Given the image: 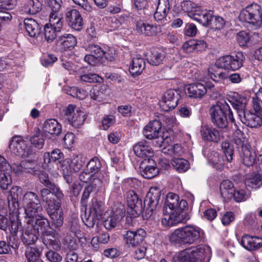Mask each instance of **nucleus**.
Instances as JSON below:
<instances>
[{"label": "nucleus", "mask_w": 262, "mask_h": 262, "mask_svg": "<svg viewBox=\"0 0 262 262\" xmlns=\"http://www.w3.org/2000/svg\"><path fill=\"white\" fill-rule=\"evenodd\" d=\"M140 168L142 176L146 179H152L159 173V169L155 165H148L144 167L141 166Z\"/></svg>", "instance_id": "nucleus-50"}, {"label": "nucleus", "mask_w": 262, "mask_h": 262, "mask_svg": "<svg viewBox=\"0 0 262 262\" xmlns=\"http://www.w3.org/2000/svg\"><path fill=\"white\" fill-rule=\"evenodd\" d=\"M27 164V163L23 165V162L20 164L14 163L10 165V170H12L15 174L20 175L25 172V171H31V169L33 167H26Z\"/></svg>", "instance_id": "nucleus-60"}, {"label": "nucleus", "mask_w": 262, "mask_h": 262, "mask_svg": "<svg viewBox=\"0 0 262 262\" xmlns=\"http://www.w3.org/2000/svg\"><path fill=\"white\" fill-rule=\"evenodd\" d=\"M145 68V61L144 58L140 56H137L133 58L129 71L133 76L136 77L142 73Z\"/></svg>", "instance_id": "nucleus-34"}, {"label": "nucleus", "mask_w": 262, "mask_h": 262, "mask_svg": "<svg viewBox=\"0 0 262 262\" xmlns=\"http://www.w3.org/2000/svg\"><path fill=\"white\" fill-rule=\"evenodd\" d=\"M48 24L56 29L61 31L63 25L62 14L61 13H50L49 23Z\"/></svg>", "instance_id": "nucleus-47"}, {"label": "nucleus", "mask_w": 262, "mask_h": 262, "mask_svg": "<svg viewBox=\"0 0 262 262\" xmlns=\"http://www.w3.org/2000/svg\"><path fill=\"white\" fill-rule=\"evenodd\" d=\"M232 199L236 202L241 203L247 200L251 196V192L247 188H234Z\"/></svg>", "instance_id": "nucleus-43"}, {"label": "nucleus", "mask_w": 262, "mask_h": 262, "mask_svg": "<svg viewBox=\"0 0 262 262\" xmlns=\"http://www.w3.org/2000/svg\"><path fill=\"white\" fill-rule=\"evenodd\" d=\"M26 222L27 225L20 230L21 238L25 244L29 245L34 244L38 239V234H40L38 228H40V226L36 224V220H34L31 223H28L27 221Z\"/></svg>", "instance_id": "nucleus-12"}, {"label": "nucleus", "mask_w": 262, "mask_h": 262, "mask_svg": "<svg viewBox=\"0 0 262 262\" xmlns=\"http://www.w3.org/2000/svg\"><path fill=\"white\" fill-rule=\"evenodd\" d=\"M229 101L233 107L237 111L238 115L239 114L243 115L245 113V110L247 103V100L246 97L240 96L237 93H234Z\"/></svg>", "instance_id": "nucleus-33"}, {"label": "nucleus", "mask_w": 262, "mask_h": 262, "mask_svg": "<svg viewBox=\"0 0 262 262\" xmlns=\"http://www.w3.org/2000/svg\"><path fill=\"white\" fill-rule=\"evenodd\" d=\"M179 98L180 95L178 91L174 89L167 90L159 102L161 109L164 112L173 109L178 105Z\"/></svg>", "instance_id": "nucleus-15"}, {"label": "nucleus", "mask_w": 262, "mask_h": 262, "mask_svg": "<svg viewBox=\"0 0 262 262\" xmlns=\"http://www.w3.org/2000/svg\"><path fill=\"white\" fill-rule=\"evenodd\" d=\"M43 130L52 135H59L61 131V127L58 122L54 119L46 120L43 126Z\"/></svg>", "instance_id": "nucleus-42"}, {"label": "nucleus", "mask_w": 262, "mask_h": 262, "mask_svg": "<svg viewBox=\"0 0 262 262\" xmlns=\"http://www.w3.org/2000/svg\"><path fill=\"white\" fill-rule=\"evenodd\" d=\"M22 194V188L19 186L12 187L9 191L7 196L10 211H16L19 210L18 197Z\"/></svg>", "instance_id": "nucleus-25"}, {"label": "nucleus", "mask_w": 262, "mask_h": 262, "mask_svg": "<svg viewBox=\"0 0 262 262\" xmlns=\"http://www.w3.org/2000/svg\"><path fill=\"white\" fill-rule=\"evenodd\" d=\"M9 148L13 154L23 158L27 157L31 152L26 141L19 136L15 137L12 139Z\"/></svg>", "instance_id": "nucleus-17"}, {"label": "nucleus", "mask_w": 262, "mask_h": 262, "mask_svg": "<svg viewBox=\"0 0 262 262\" xmlns=\"http://www.w3.org/2000/svg\"><path fill=\"white\" fill-rule=\"evenodd\" d=\"M241 244L247 250H255L262 246V238L258 236L245 234L242 236Z\"/></svg>", "instance_id": "nucleus-26"}, {"label": "nucleus", "mask_w": 262, "mask_h": 262, "mask_svg": "<svg viewBox=\"0 0 262 262\" xmlns=\"http://www.w3.org/2000/svg\"><path fill=\"white\" fill-rule=\"evenodd\" d=\"M244 60L245 56L243 53L238 52L220 57L217 59L215 64L219 68L235 71L243 67Z\"/></svg>", "instance_id": "nucleus-10"}, {"label": "nucleus", "mask_w": 262, "mask_h": 262, "mask_svg": "<svg viewBox=\"0 0 262 262\" xmlns=\"http://www.w3.org/2000/svg\"><path fill=\"white\" fill-rule=\"evenodd\" d=\"M24 25L27 32L30 37H34L39 34V26L35 20L32 18L25 19Z\"/></svg>", "instance_id": "nucleus-40"}, {"label": "nucleus", "mask_w": 262, "mask_h": 262, "mask_svg": "<svg viewBox=\"0 0 262 262\" xmlns=\"http://www.w3.org/2000/svg\"><path fill=\"white\" fill-rule=\"evenodd\" d=\"M171 164L179 172H185L189 168L188 162L183 158H173L172 160Z\"/></svg>", "instance_id": "nucleus-53"}, {"label": "nucleus", "mask_w": 262, "mask_h": 262, "mask_svg": "<svg viewBox=\"0 0 262 262\" xmlns=\"http://www.w3.org/2000/svg\"><path fill=\"white\" fill-rule=\"evenodd\" d=\"M161 144L159 147H162L161 151L165 155L170 156H181L184 150L179 144H173L172 140L168 136H164L161 139Z\"/></svg>", "instance_id": "nucleus-18"}, {"label": "nucleus", "mask_w": 262, "mask_h": 262, "mask_svg": "<svg viewBox=\"0 0 262 262\" xmlns=\"http://www.w3.org/2000/svg\"><path fill=\"white\" fill-rule=\"evenodd\" d=\"M244 183L247 189H257L262 185V179L260 175L258 173H249L245 176Z\"/></svg>", "instance_id": "nucleus-36"}, {"label": "nucleus", "mask_w": 262, "mask_h": 262, "mask_svg": "<svg viewBox=\"0 0 262 262\" xmlns=\"http://www.w3.org/2000/svg\"><path fill=\"white\" fill-rule=\"evenodd\" d=\"M162 125L160 121L155 119L150 121L143 128V134L146 139H158V144H161V139L164 136H168L167 133H162Z\"/></svg>", "instance_id": "nucleus-13"}, {"label": "nucleus", "mask_w": 262, "mask_h": 262, "mask_svg": "<svg viewBox=\"0 0 262 262\" xmlns=\"http://www.w3.org/2000/svg\"><path fill=\"white\" fill-rule=\"evenodd\" d=\"M239 118L244 124L250 127H257L262 124L261 117L255 113L239 114Z\"/></svg>", "instance_id": "nucleus-30"}, {"label": "nucleus", "mask_w": 262, "mask_h": 262, "mask_svg": "<svg viewBox=\"0 0 262 262\" xmlns=\"http://www.w3.org/2000/svg\"><path fill=\"white\" fill-rule=\"evenodd\" d=\"M165 56L164 54L155 49L151 50L146 54L147 62L152 66H158L163 61Z\"/></svg>", "instance_id": "nucleus-38"}, {"label": "nucleus", "mask_w": 262, "mask_h": 262, "mask_svg": "<svg viewBox=\"0 0 262 262\" xmlns=\"http://www.w3.org/2000/svg\"><path fill=\"white\" fill-rule=\"evenodd\" d=\"M10 221L11 224L9 227V229L11 234L15 235L18 230H22V226L20 220L19 218L18 211H10Z\"/></svg>", "instance_id": "nucleus-41"}, {"label": "nucleus", "mask_w": 262, "mask_h": 262, "mask_svg": "<svg viewBox=\"0 0 262 262\" xmlns=\"http://www.w3.org/2000/svg\"><path fill=\"white\" fill-rule=\"evenodd\" d=\"M116 122L115 116L113 115H104L101 120L102 126L103 129L107 130Z\"/></svg>", "instance_id": "nucleus-62"}, {"label": "nucleus", "mask_w": 262, "mask_h": 262, "mask_svg": "<svg viewBox=\"0 0 262 262\" xmlns=\"http://www.w3.org/2000/svg\"><path fill=\"white\" fill-rule=\"evenodd\" d=\"M31 143L37 148L41 149L45 144V137L39 130L36 131L35 134L30 138Z\"/></svg>", "instance_id": "nucleus-54"}, {"label": "nucleus", "mask_w": 262, "mask_h": 262, "mask_svg": "<svg viewBox=\"0 0 262 262\" xmlns=\"http://www.w3.org/2000/svg\"><path fill=\"white\" fill-rule=\"evenodd\" d=\"M40 196L47 204V211L56 227L62 226L63 221V211L60 202L55 201L53 196L55 195L51 189L43 188L40 190Z\"/></svg>", "instance_id": "nucleus-4"}, {"label": "nucleus", "mask_w": 262, "mask_h": 262, "mask_svg": "<svg viewBox=\"0 0 262 262\" xmlns=\"http://www.w3.org/2000/svg\"><path fill=\"white\" fill-rule=\"evenodd\" d=\"M38 178L41 183L53 191L55 196L58 199L60 200L62 198L63 196V193L55 184L52 183L49 179L48 174L45 172H40L38 175Z\"/></svg>", "instance_id": "nucleus-37"}, {"label": "nucleus", "mask_w": 262, "mask_h": 262, "mask_svg": "<svg viewBox=\"0 0 262 262\" xmlns=\"http://www.w3.org/2000/svg\"><path fill=\"white\" fill-rule=\"evenodd\" d=\"M47 4L51 10L50 13H61V0H47Z\"/></svg>", "instance_id": "nucleus-63"}, {"label": "nucleus", "mask_w": 262, "mask_h": 262, "mask_svg": "<svg viewBox=\"0 0 262 262\" xmlns=\"http://www.w3.org/2000/svg\"><path fill=\"white\" fill-rule=\"evenodd\" d=\"M185 92L189 97L200 99L206 94L207 89L203 83L198 82L186 85Z\"/></svg>", "instance_id": "nucleus-22"}, {"label": "nucleus", "mask_w": 262, "mask_h": 262, "mask_svg": "<svg viewBox=\"0 0 262 262\" xmlns=\"http://www.w3.org/2000/svg\"><path fill=\"white\" fill-rule=\"evenodd\" d=\"M102 219L105 228L107 230H111L116 226L121 220V217L115 213L113 210H109L104 213Z\"/></svg>", "instance_id": "nucleus-31"}, {"label": "nucleus", "mask_w": 262, "mask_h": 262, "mask_svg": "<svg viewBox=\"0 0 262 262\" xmlns=\"http://www.w3.org/2000/svg\"><path fill=\"white\" fill-rule=\"evenodd\" d=\"M190 17L203 26H207L211 24L213 13L211 10H201L200 8L197 7L194 10V13H190Z\"/></svg>", "instance_id": "nucleus-24"}, {"label": "nucleus", "mask_w": 262, "mask_h": 262, "mask_svg": "<svg viewBox=\"0 0 262 262\" xmlns=\"http://www.w3.org/2000/svg\"><path fill=\"white\" fill-rule=\"evenodd\" d=\"M179 196L173 193H169L163 208L164 217L162 218L161 223L165 227H171L181 221L180 215L175 212L178 206Z\"/></svg>", "instance_id": "nucleus-6"}, {"label": "nucleus", "mask_w": 262, "mask_h": 262, "mask_svg": "<svg viewBox=\"0 0 262 262\" xmlns=\"http://www.w3.org/2000/svg\"><path fill=\"white\" fill-rule=\"evenodd\" d=\"M253 107L256 112L262 111V88L255 93L252 100Z\"/></svg>", "instance_id": "nucleus-59"}, {"label": "nucleus", "mask_w": 262, "mask_h": 262, "mask_svg": "<svg viewBox=\"0 0 262 262\" xmlns=\"http://www.w3.org/2000/svg\"><path fill=\"white\" fill-rule=\"evenodd\" d=\"M135 155L140 158L150 157L154 155V150L150 144L145 140L138 142L133 146Z\"/></svg>", "instance_id": "nucleus-27"}, {"label": "nucleus", "mask_w": 262, "mask_h": 262, "mask_svg": "<svg viewBox=\"0 0 262 262\" xmlns=\"http://www.w3.org/2000/svg\"><path fill=\"white\" fill-rule=\"evenodd\" d=\"M170 10L169 0H159L154 17L157 21L166 20V16Z\"/></svg>", "instance_id": "nucleus-32"}, {"label": "nucleus", "mask_w": 262, "mask_h": 262, "mask_svg": "<svg viewBox=\"0 0 262 262\" xmlns=\"http://www.w3.org/2000/svg\"><path fill=\"white\" fill-rule=\"evenodd\" d=\"M126 17V16L124 15L119 16L118 18L115 17H106V24L110 27V31L118 29L125 20Z\"/></svg>", "instance_id": "nucleus-49"}, {"label": "nucleus", "mask_w": 262, "mask_h": 262, "mask_svg": "<svg viewBox=\"0 0 262 262\" xmlns=\"http://www.w3.org/2000/svg\"><path fill=\"white\" fill-rule=\"evenodd\" d=\"M89 213L95 215L97 217L102 219L103 214V203L98 201L97 199L94 198L92 200L91 205L90 207Z\"/></svg>", "instance_id": "nucleus-44"}, {"label": "nucleus", "mask_w": 262, "mask_h": 262, "mask_svg": "<svg viewBox=\"0 0 262 262\" xmlns=\"http://www.w3.org/2000/svg\"><path fill=\"white\" fill-rule=\"evenodd\" d=\"M210 115L212 123L219 128H225L228 125L227 115L231 122H234L232 112L228 104L222 100L210 109Z\"/></svg>", "instance_id": "nucleus-5"}, {"label": "nucleus", "mask_w": 262, "mask_h": 262, "mask_svg": "<svg viewBox=\"0 0 262 262\" xmlns=\"http://www.w3.org/2000/svg\"><path fill=\"white\" fill-rule=\"evenodd\" d=\"M12 183L10 169L0 171V187L3 189H7Z\"/></svg>", "instance_id": "nucleus-51"}, {"label": "nucleus", "mask_w": 262, "mask_h": 262, "mask_svg": "<svg viewBox=\"0 0 262 262\" xmlns=\"http://www.w3.org/2000/svg\"><path fill=\"white\" fill-rule=\"evenodd\" d=\"M250 39L249 33L246 31H240L237 34L236 40L239 46H244L247 45Z\"/></svg>", "instance_id": "nucleus-64"}, {"label": "nucleus", "mask_w": 262, "mask_h": 262, "mask_svg": "<svg viewBox=\"0 0 262 262\" xmlns=\"http://www.w3.org/2000/svg\"><path fill=\"white\" fill-rule=\"evenodd\" d=\"M240 155L245 165L250 166L254 164L256 154L255 151L251 150L250 145L245 146L244 148L242 149Z\"/></svg>", "instance_id": "nucleus-39"}, {"label": "nucleus", "mask_w": 262, "mask_h": 262, "mask_svg": "<svg viewBox=\"0 0 262 262\" xmlns=\"http://www.w3.org/2000/svg\"><path fill=\"white\" fill-rule=\"evenodd\" d=\"M63 154L58 149L53 150L51 153L46 152L43 155V162L42 167L47 170L50 171L56 165L57 168L61 165L63 161Z\"/></svg>", "instance_id": "nucleus-14"}, {"label": "nucleus", "mask_w": 262, "mask_h": 262, "mask_svg": "<svg viewBox=\"0 0 262 262\" xmlns=\"http://www.w3.org/2000/svg\"><path fill=\"white\" fill-rule=\"evenodd\" d=\"M86 50L96 56L100 60L103 58L108 61H113L115 59V51L113 49L104 46L103 48L99 45L89 44L86 48Z\"/></svg>", "instance_id": "nucleus-16"}, {"label": "nucleus", "mask_w": 262, "mask_h": 262, "mask_svg": "<svg viewBox=\"0 0 262 262\" xmlns=\"http://www.w3.org/2000/svg\"><path fill=\"white\" fill-rule=\"evenodd\" d=\"M42 5L39 0H26L20 11L22 14L34 15L41 10Z\"/></svg>", "instance_id": "nucleus-29"}, {"label": "nucleus", "mask_w": 262, "mask_h": 262, "mask_svg": "<svg viewBox=\"0 0 262 262\" xmlns=\"http://www.w3.org/2000/svg\"><path fill=\"white\" fill-rule=\"evenodd\" d=\"M146 232L143 229L136 231L128 230L124 234L126 243L129 247H135L141 244L145 237Z\"/></svg>", "instance_id": "nucleus-20"}, {"label": "nucleus", "mask_w": 262, "mask_h": 262, "mask_svg": "<svg viewBox=\"0 0 262 262\" xmlns=\"http://www.w3.org/2000/svg\"><path fill=\"white\" fill-rule=\"evenodd\" d=\"M22 207L24 208L25 218L28 223H31L34 220H41L45 218L43 208L37 194L33 192H26L20 200Z\"/></svg>", "instance_id": "nucleus-3"}, {"label": "nucleus", "mask_w": 262, "mask_h": 262, "mask_svg": "<svg viewBox=\"0 0 262 262\" xmlns=\"http://www.w3.org/2000/svg\"><path fill=\"white\" fill-rule=\"evenodd\" d=\"M181 10L188 13L190 17V13H194V10L196 9V5L190 1H184L181 3Z\"/></svg>", "instance_id": "nucleus-61"}, {"label": "nucleus", "mask_w": 262, "mask_h": 262, "mask_svg": "<svg viewBox=\"0 0 262 262\" xmlns=\"http://www.w3.org/2000/svg\"><path fill=\"white\" fill-rule=\"evenodd\" d=\"M41 251L36 247H30L26 250L25 254L28 262H38L41 260Z\"/></svg>", "instance_id": "nucleus-48"}, {"label": "nucleus", "mask_w": 262, "mask_h": 262, "mask_svg": "<svg viewBox=\"0 0 262 262\" xmlns=\"http://www.w3.org/2000/svg\"><path fill=\"white\" fill-rule=\"evenodd\" d=\"M66 19L69 26L73 30L80 31L83 25V18L79 12L76 9L67 10Z\"/></svg>", "instance_id": "nucleus-21"}, {"label": "nucleus", "mask_w": 262, "mask_h": 262, "mask_svg": "<svg viewBox=\"0 0 262 262\" xmlns=\"http://www.w3.org/2000/svg\"><path fill=\"white\" fill-rule=\"evenodd\" d=\"M200 135L202 139L205 141L217 143L221 139L219 131L207 125L201 126Z\"/></svg>", "instance_id": "nucleus-23"}, {"label": "nucleus", "mask_w": 262, "mask_h": 262, "mask_svg": "<svg viewBox=\"0 0 262 262\" xmlns=\"http://www.w3.org/2000/svg\"><path fill=\"white\" fill-rule=\"evenodd\" d=\"M233 141L239 149L241 148L242 149L245 146L250 145L244 133L239 129H236L233 134Z\"/></svg>", "instance_id": "nucleus-45"}, {"label": "nucleus", "mask_w": 262, "mask_h": 262, "mask_svg": "<svg viewBox=\"0 0 262 262\" xmlns=\"http://www.w3.org/2000/svg\"><path fill=\"white\" fill-rule=\"evenodd\" d=\"M101 163L98 158L94 157L92 158L87 164L86 170L88 171L93 176L97 173L101 167Z\"/></svg>", "instance_id": "nucleus-55"}, {"label": "nucleus", "mask_w": 262, "mask_h": 262, "mask_svg": "<svg viewBox=\"0 0 262 262\" xmlns=\"http://www.w3.org/2000/svg\"><path fill=\"white\" fill-rule=\"evenodd\" d=\"M222 148L226 157V160L230 162L233 159L234 149L233 146L228 141L223 142L222 144Z\"/></svg>", "instance_id": "nucleus-58"}, {"label": "nucleus", "mask_w": 262, "mask_h": 262, "mask_svg": "<svg viewBox=\"0 0 262 262\" xmlns=\"http://www.w3.org/2000/svg\"><path fill=\"white\" fill-rule=\"evenodd\" d=\"M58 41L64 49L74 47L77 44V39L70 34H65L60 36Z\"/></svg>", "instance_id": "nucleus-46"}, {"label": "nucleus", "mask_w": 262, "mask_h": 262, "mask_svg": "<svg viewBox=\"0 0 262 262\" xmlns=\"http://www.w3.org/2000/svg\"><path fill=\"white\" fill-rule=\"evenodd\" d=\"M36 224L40 226L38 228L40 232L43 243L49 249L58 250L60 248V242L56 234L53 231L49 230V223L46 218L37 220Z\"/></svg>", "instance_id": "nucleus-9"}, {"label": "nucleus", "mask_w": 262, "mask_h": 262, "mask_svg": "<svg viewBox=\"0 0 262 262\" xmlns=\"http://www.w3.org/2000/svg\"><path fill=\"white\" fill-rule=\"evenodd\" d=\"M64 112L66 119L73 127L78 128L83 124L86 114L75 105H68L64 110Z\"/></svg>", "instance_id": "nucleus-11"}, {"label": "nucleus", "mask_w": 262, "mask_h": 262, "mask_svg": "<svg viewBox=\"0 0 262 262\" xmlns=\"http://www.w3.org/2000/svg\"><path fill=\"white\" fill-rule=\"evenodd\" d=\"M205 256V249L201 245L176 253L173 258V262H200L204 260Z\"/></svg>", "instance_id": "nucleus-8"}, {"label": "nucleus", "mask_w": 262, "mask_h": 262, "mask_svg": "<svg viewBox=\"0 0 262 262\" xmlns=\"http://www.w3.org/2000/svg\"><path fill=\"white\" fill-rule=\"evenodd\" d=\"M102 86L95 85L90 91L91 98L98 102H101L104 99V94L103 93Z\"/></svg>", "instance_id": "nucleus-56"}, {"label": "nucleus", "mask_w": 262, "mask_h": 262, "mask_svg": "<svg viewBox=\"0 0 262 262\" xmlns=\"http://www.w3.org/2000/svg\"><path fill=\"white\" fill-rule=\"evenodd\" d=\"M84 163L83 158L81 155H73L71 158H67L63 161L61 170L67 173L69 170L78 171Z\"/></svg>", "instance_id": "nucleus-19"}, {"label": "nucleus", "mask_w": 262, "mask_h": 262, "mask_svg": "<svg viewBox=\"0 0 262 262\" xmlns=\"http://www.w3.org/2000/svg\"><path fill=\"white\" fill-rule=\"evenodd\" d=\"M209 163L211 166L217 170H221L224 165V160L217 152L214 153L210 157Z\"/></svg>", "instance_id": "nucleus-57"}, {"label": "nucleus", "mask_w": 262, "mask_h": 262, "mask_svg": "<svg viewBox=\"0 0 262 262\" xmlns=\"http://www.w3.org/2000/svg\"><path fill=\"white\" fill-rule=\"evenodd\" d=\"M204 236L203 231L199 227L188 225L176 229L170 235L171 243L181 245L193 244Z\"/></svg>", "instance_id": "nucleus-2"}, {"label": "nucleus", "mask_w": 262, "mask_h": 262, "mask_svg": "<svg viewBox=\"0 0 262 262\" xmlns=\"http://www.w3.org/2000/svg\"><path fill=\"white\" fill-rule=\"evenodd\" d=\"M234 190V184L231 181L228 180H224L220 184V192L222 198L226 201L232 199Z\"/></svg>", "instance_id": "nucleus-35"}, {"label": "nucleus", "mask_w": 262, "mask_h": 262, "mask_svg": "<svg viewBox=\"0 0 262 262\" xmlns=\"http://www.w3.org/2000/svg\"><path fill=\"white\" fill-rule=\"evenodd\" d=\"M60 32L61 31L56 29L48 24H46L44 26L45 39L48 42L53 41L56 38L57 34Z\"/></svg>", "instance_id": "nucleus-52"}, {"label": "nucleus", "mask_w": 262, "mask_h": 262, "mask_svg": "<svg viewBox=\"0 0 262 262\" xmlns=\"http://www.w3.org/2000/svg\"><path fill=\"white\" fill-rule=\"evenodd\" d=\"M239 19L254 29L260 28L262 25L261 6L256 3L247 6L241 11Z\"/></svg>", "instance_id": "nucleus-7"}, {"label": "nucleus", "mask_w": 262, "mask_h": 262, "mask_svg": "<svg viewBox=\"0 0 262 262\" xmlns=\"http://www.w3.org/2000/svg\"><path fill=\"white\" fill-rule=\"evenodd\" d=\"M160 189L156 187H151L145 199L143 207L142 200L134 190H129L125 194V198L128 206L127 212L131 217L138 216L142 212L143 216L147 219L150 217L156 209L160 198Z\"/></svg>", "instance_id": "nucleus-1"}, {"label": "nucleus", "mask_w": 262, "mask_h": 262, "mask_svg": "<svg viewBox=\"0 0 262 262\" xmlns=\"http://www.w3.org/2000/svg\"><path fill=\"white\" fill-rule=\"evenodd\" d=\"M136 30L139 33L149 36L156 35L161 31L160 26L150 25L141 20L137 22Z\"/></svg>", "instance_id": "nucleus-28"}]
</instances>
